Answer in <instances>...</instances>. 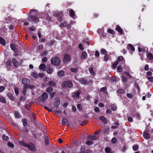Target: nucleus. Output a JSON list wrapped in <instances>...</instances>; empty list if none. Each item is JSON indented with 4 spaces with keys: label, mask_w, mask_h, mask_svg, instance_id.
Wrapping results in <instances>:
<instances>
[{
    "label": "nucleus",
    "mask_w": 153,
    "mask_h": 153,
    "mask_svg": "<svg viewBox=\"0 0 153 153\" xmlns=\"http://www.w3.org/2000/svg\"><path fill=\"white\" fill-rule=\"evenodd\" d=\"M19 143L21 145L25 147H27L29 150L31 151L34 150L35 148V145L32 143L28 144L22 141H19Z\"/></svg>",
    "instance_id": "1"
},
{
    "label": "nucleus",
    "mask_w": 153,
    "mask_h": 153,
    "mask_svg": "<svg viewBox=\"0 0 153 153\" xmlns=\"http://www.w3.org/2000/svg\"><path fill=\"white\" fill-rule=\"evenodd\" d=\"M73 83L71 81H68L64 82L62 85V88L65 89L67 88H71L73 87Z\"/></svg>",
    "instance_id": "2"
},
{
    "label": "nucleus",
    "mask_w": 153,
    "mask_h": 153,
    "mask_svg": "<svg viewBox=\"0 0 153 153\" xmlns=\"http://www.w3.org/2000/svg\"><path fill=\"white\" fill-rule=\"evenodd\" d=\"M51 62L52 64L55 65H57L60 63V60L58 57H55L51 59Z\"/></svg>",
    "instance_id": "3"
},
{
    "label": "nucleus",
    "mask_w": 153,
    "mask_h": 153,
    "mask_svg": "<svg viewBox=\"0 0 153 153\" xmlns=\"http://www.w3.org/2000/svg\"><path fill=\"white\" fill-rule=\"evenodd\" d=\"M63 13L62 12H56L54 13V16L57 17L58 20L60 22H61L62 20V16Z\"/></svg>",
    "instance_id": "4"
},
{
    "label": "nucleus",
    "mask_w": 153,
    "mask_h": 153,
    "mask_svg": "<svg viewBox=\"0 0 153 153\" xmlns=\"http://www.w3.org/2000/svg\"><path fill=\"white\" fill-rule=\"evenodd\" d=\"M28 20L30 21H32L36 23L39 21V19L37 17V15L36 14L34 15H31L29 18L28 19Z\"/></svg>",
    "instance_id": "5"
},
{
    "label": "nucleus",
    "mask_w": 153,
    "mask_h": 153,
    "mask_svg": "<svg viewBox=\"0 0 153 153\" xmlns=\"http://www.w3.org/2000/svg\"><path fill=\"white\" fill-rule=\"evenodd\" d=\"M48 96L47 93L45 92L43 93L42 95L39 97L40 102H45L46 99L48 98Z\"/></svg>",
    "instance_id": "6"
},
{
    "label": "nucleus",
    "mask_w": 153,
    "mask_h": 153,
    "mask_svg": "<svg viewBox=\"0 0 153 153\" xmlns=\"http://www.w3.org/2000/svg\"><path fill=\"white\" fill-rule=\"evenodd\" d=\"M79 81L81 84L83 85L88 84L90 83H92V80L89 79V80H87L85 77L80 79Z\"/></svg>",
    "instance_id": "7"
},
{
    "label": "nucleus",
    "mask_w": 153,
    "mask_h": 153,
    "mask_svg": "<svg viewBox=\"0 0 153 153\" xmlns=\"http://www.w3.org/2000/svg\"><path fill=\"white\" fill-rule=\"evenodd\" d=\"M71 56L68 54L65 55L64 57V62H69L71 61Z\"/></svg>",
    "instance_id": "8"
},
{
    "label": "nucleus",
    "mask_w": 153,
    "mask_h": 153,
    "mask_svg": "<svg viewBox=\"0 0 153 153\" xmlns=\"http://www.w3.org/2000/svg\"><path fill=\"white\" fill-rule=\"evenodd\" d=\"M10 47L12 50L15 53L18 52V49L16 48V45L14 44L10 45Z\"/></svg>",
    "instance_id": "9"
},
{
    "label": "nucleus",
    "mask_w": 153,
    "mask_h": 153,
    "mask_svg": "<svg viewBox=\"0 0 153 153\" xmlns=\"http://www.w3.org/2000/svg\"><path fill=\"white\" fill-rule=\"evenodd\" d=\"M12 63L13 65L16 68H17L19 66V63L18 62H17V61L16 60V59L14 58H13L12 59Z\"/></svg>",
    "instance_id": "10"
},
{
    "label": "nucleus",
    "mask_w": 153,
    "mask_h": 153,
    "mask_svg": "<svg viewBox=\"0 0 153 153\" xmlns=\"http://www.w3.org/2000/svg\"><path fill=\"white\" fill-rule=\"evenodd\" d=\"M116 30L118 31L120 35H122L123 33V30L119 26L117 25L116 28Z\"/></svg>",
    "instance_id": "11"
},
{
    "label": "nucleus",
    "mask_w": 153,
    "mask_h": 153,
    "mask_svg": "<svg viewBox=\"0 0 153 153\" xmlns=\"http://www.w3.org/2000/svg\"><path fill=\"white\" fill-rule=\"evenodd\" d=\"M47 71L48 74H51L53 71V70L49 65H47Z\"/></svg>",
    "instance_id": "12"
},
{
    "label": "nucleus",
    "mask_w": 153,
    "mask_h": 153,
    "mask_svg": "<svg viewBox=\"0 0 153 153\" xmlns=\"http://www.w3.org/2000/svg\"><path fill=\"white\" fill-rule=\"evenodd\" d=\"M87 54L85 51H83L82 52L81 56V58L82 59L84 60L87 57Z\"/></svg>",
    "instance_id": "13"
},
{
    "label": "nucleus",
    "mask_w": 153,
    "mask_h": 153,
    "mask_svg": "<svg viewBox=\"0 0 153 153\" xmlns=\"http://www.w3.org/2000/svg\"><path fill=\"white\" fill-rule=\"evenodd\" d=\"M127 48L129 50H131L132 52H133L135 50L134 46L131 44H129L127 47Z\"/></svg>",
    "instance_id": "14"
},
{
    "label": "nucleus",
    "mask_w": 153,
    "mask_h": 153,
    "mask_svg": "<svg viewBox=\"0 0 153 153\" xmlns=\"http://www.w3.org/2000/svg\"><path fill=\"white\" fill-rule=\"evenodd\" d=\"M143 135L144 137L146 139H148L150 138V134L146 131L144 132Z\"/></svg>",
    "instance_id": "15"
},
{
    "label": "nucleus",
    "mask_w": 153,
    "mask_h": 153,
    "mask_svg": "<svg viewBox=\"0 0 153 153\" xmlns=\"http://www.w3.org/2000/svg\"><path fill=\"white\" fill-rule=\"evenodd\" d=\"M46 65L44 64H41L39 66V68L42 71H44L45 70Z\"/></svg>",
    "instance_id": "16"
},
{
    "label": "nucleus",
    "mask_w": 153,
    "mask_h": 153,
    "mask_svg": "<svg viewBox=\"0 0 153 153\" xmlns=\"http://www.w3.org/2000/svg\"><path fill=\"white\" fill-rule=\"evenodd\" d=\"M68 122L66 119L64 118L62 120V123L63 126H66L68 124Z\"/></svg>",
    "instance_id": "17"
},
{
    "label": "nucleus",
    "mask_w": 153,
    "mask_h": 153,
    "mask_svg": "<svg viewBox=\"0 0 153 153\" xmlns=\"http://www.w3.org/2000/svg\"><path fill=\"white\" fill-rule=\"evenodd\" d=\"M114 126L111 127V128L113 129H114L117 128L119 125V123L117 122H115L114 124Z\"/></svg>",
    "instance_id": "18"
},
{
    "label": "nucleus",
    "mask_w": 153,
    "mask_h": 153,
    "mask_svg": "<svg viewBox=\"0 0 153 153\" xmlns=\"http://www.w3.org/2000/svg\"><path fill=\"white\" fill-rule=\"evenodd\" d=\"M80 93L79 91H77L76 92H74L73 94V95H72L73 97H77L78 98L79 97V95H80Z\"/></svg>",
    "instance_id": "19"
},
{
    "label": "nucleus",
    "mask_w": 153,
    "mask_h": 153,
    "mask_svg": "<svg viewBox=\"0 0 153 153\" xmlns=\"http://www.w3.org/2000/svg\"><path fill=\"white\" fill-rule=\"evenodd\" d=\"M117 92L120 94H124L126 92V91L123 89H120L117 90Z\"/></svg>",
    "instance_id": "20"
},
{
    "label": "nucleus",
    "mask_w": 153,
    "mask_h": 153,
    "mask_svg": "<svg viewBox=\"0 0 153 153\" xmlns=\"http://www.w3.org/2000/svg\"><path fill=\"white\" fill-rule=\"evenodd\" d=\"M147 56L150 60L153 59V55L150 53H148L147 55Z\"/></svg>",
    "instance_id": "21"
},
{
    "label": "nucleus",
    "mask_w": 153,
    "mask_h": 153,
    "mask_svg": "<svg viewBox=\"0 0 153 153\" xmlns=\"http://www.w3.org/2000/svg\"><path fill=\"white\" fill-rule=\"evenodd\" d=\"M22 82L24 84H26L29 83V80L27 79L24 78L22 79Z\"/></svg>",
    "instance_id": "22"
},
{
    "label": "nucleus",
    "mask_w": 153,
    "mask_h": 153,
    "mask_svg": "<svg viewBox=\"0 0 153 153\" xmlns=\"http://www.w3.org/2000/svg\"><path fill=\"white\" fill-rule=\"evenodd\" d=\"M7 96L11 100H14V97L12 94L8 93L7 94Z\"/></svg>",
    "instance_id": "23"
},
{
    "label": "nucleus",
    "mask_w": 153,
    "mask_h": 153,
    "mask_svg": "<svg viewBox=\"0 0 153 153\" xmlns=\"http://www.w3.org/2000/svg\"><path fill=\"white\" fill-rule=\"evenodd\" d=\"M69 15L71 17H73L74 16L75 13L73 10H70L69 12Z\"/></svg>",
    "instance_id": "24"
},
{
    "label": "nucleus",
    "mask_w": 153,
    "mask_h": 153,
    "mask_svg": "<svg viewBox=\"0 0 153 153\" xmlns=\"http://www.w3.org/2000/svg\"><path fill=\"white\" fill-rule=\"evenodd\" d=\"M89 71L90 73L93 75L95 76L96 75V73L94 72L93 69L92 68H89Z\"/></svg>",
    "instance_id": "25"
},
{
    "label": "nucleus",
    "mask_w": 153,
    "mask_h": 153,
    "mask_svg": "<svg viewBox=\"0 0 153 153\" xmlns=\"http://www.w3.org/2000/svg\"><path fill=\"white\" fill-rule=\"evenodd\" d=\"M105 151L107 153H113V152L111 151V149L108 147L105 148Z\"/></svg>",
    "instance_id": "26"
},
{
    "label": "nucleus",
    "mask_w": 153,
    "mask_h": 153,
    "mask_svg": "<svg viewBox=\"0 0 153 153\" xmlns=\"http://www.w3.org/2000/svg\"><path fill=\"white\" fill-rule=\"evenodd\" d=\"M58 74L59 76L62 77L65 75V73L63 71H60L58 72Z\"/></svg>",
    "instance_id": "27"
},
{
    "label": "nucleus",
    "mask_w": 153,
    "mask_h": 153,
    "mask_svg": "<svg viewBox=\"0 0 153 153\" xmlns=\"http://www.w3.org/2000/svg\"><path fill=\"white\" fill-rule=\"evenodd\" d=\"M124 60V58L122 56L118 57L117 60L116 62L118 63L120 62L123 61Z\"/></svg>",
    "instance_id": "28"
},
{
    "label": "nucleus",
    "mask_w": 153,
    "mask_h": 153,
    "mask_svg": "<svg viewBox=\"0 0 153 153\" xmlns=\"http://www.w3.org/2000/svg\"><path fill=\"white\" fill-rule=\"evenodd\" d=\"M48 85L50 86H56V84L54 81H50L49 82Z\"/></svg>",
    "instance_id": "29"
},
{
    "label": "nucleus",
    "mask_w": 153,
    "mask_h": 153,
    "mask_svg": "<svg viewBox=\"0 0 153 153\" xmlns=\"http://www.w3.org/2000/svg\"><path fill=\"white\" fill-rule=\"evenodd\" d=\"M0 44L4 45L5 44V40L2 38L0 37Z\"/></svg>",
    "instance_id": "30"
},
{
    "label": "nucleus",
    "mask_w": 153,
    "mask_h": 153,
    "mask_svg": "<svg viewBox=\"0 0 153 153\" xmlns=\"http://www.w3.org/2000/svg\"><path fill=\"white\" fill-rule=\"evenodd\" d=\"M100 119L102 121L105 123H107V121L106 118L103 116H101L100 117Z\"/></svg>",
    "instance_id": "31"
},
{
    "label": "nucleus",
    "mask_w": 153,
    "mask_h": 153,
    "mask_svg": "<svg viewBox=\"0 0 153 153\" xmlns=\"http://www.w3.org/2000/svg\"><path fill=\"white\" fill-rule=\"evenodd\" d=\"M49 137L48 136L45 137V143L46 145H48L49 144Z\"/></svg>",
    "instance_id": "32"
},
{
    "label": "nucleus",
    "mask_w": 153,
    "mask_h": 153,
    "mask_svg": "<svg viewBox=\"0 0 153 153\" xmlns=\"http://www.w3.org/2000/svg\"><path fill=\"white\" fill-rule=\"evenodd\" d=\"M6 63L7 66L10 67L11 65V62L10 60H7L6 61Z\"/></svg>",
    "instance_id": "33"
},
{
    "label": "nucleus",
    "mask_w": 153,
    "mask_h": 153,
    "mask_svg": "<svg viewBox=\"0 0 153 153\" xmlns=\"http://www.w3.org/2000/svg\"><path fill=\"white\" fill-rule=\"evenodd\" d=\"M111 109L113 111H115L117 110V107L116 106L114 105L113 104L111 106Z\"/></svg>",
    "instance_id": "34"
},
{
    "label": "nucleus",
    "mask_w": 153,
    "mask_h": 153,
    "mask_svg": "<svg viewBox=\"0 0 153 153\" xmlns=\"http://www.w3.org/2000/svg\"><path fill=\"white\" fill-rule=\"evenodd\" d=\"M109 59V56L107 54L105 55L104 56V60L105 61H107Z\"/></svg>",
    "instance_id": "35"
},
{
    "label": "nucleus",
    "mask_w": 153,
    "mask_h": 153,
    "mask_svg": "<svg viewBox=\"0 0 153 153\" xmlns=\"http://www.w3.org/2000/svg\"><path fill=\"white\" fill-rule=\"evenodd\" d=\"M70 70L72 72L76 73L78 71V69L77 68H71Z\"/></svg>",
    "instance_id": "36"
},
{
    "label": "nucleus",
    "mask_w": 153,
    "mask_h": 153,
    "mask_svg": "<svg viewBox=\"0 0 153 153\" xmlns=\"http://www.w3.org/2000/svg\"><path fill=\"white\" fill-rule=\"evenodd\" d=\"M32 75L35 78H37L38 77L37 74L36 72H33L32 73Z\"/></svg>",
    "instance_id": "37"
},
{
    "label": "nucleus",
    "mask_w": 153,
    "mask_h": 153,
    "mask_svg": "<svg viewBox=\"0 0 153 153\" xmlns=\"http://www.w3.org/2000/svg\"><path fill=\"white\" fill-rule=\"evenodd\" d=\"M60 102L59 101L56 100L54 102V105L55 106L57 107L60 104Z\"/></svg>",
    "instance_id": "38"
},
{
    "label": "nucleus",
    "mask_w": 153,
    "mask_h": 153,
    "mask_svg": "<svg viewBox=\"0 0 153 153\" xmlns=\"http://www.w3.org/2000/svg\"><path fill=\"white\" fill-rule=\"evenodd\" d=\"M101 53L105 55L107 54V52L105 49H102L101 50Z\"/></svg>",
    "instance_id": "39"
},
{
    "label": "nucleus",
    "mask_w": 153,
    "mask_h": 153,
    "mask_svg": "<svg viewBox=\"0 0 153 153\" xmlns=\"http://www.w3.org/2000/svg\"><path fill=\"white\" fill-rule=\"evenodd\" d=\"M88 138L91 140H94L96 139V137L95 136H88Z\"/></svg>",
    "instance_id": "40"
},
{
    "label": "nucleus",
    "mask_w": 153,
    "mask_h": 153,
    "mask_svg": "<svg viewBox=\"0 0 153 153\" xmlns=\"http://www.w3.org/2000/svg\"><path fill=\"white\" fill-rule=\"evenodd\" d=\"M0 101L3 103H5L6 102V100L4 97H0Z\"/></svg>",
    "instance_id": "41"
},
{
    "label": "nucleus",
    "mask_w": 153,
    "mask_h": 153,
    "mask_svg": "<svg viewBox=\"0 0 153 153\" xmlns=\"http://www.w3.org/2000/svg\"><path fill=\"white\" fill-rule=\"evenodd\" d=\"M53 89L51 87H48L46 90V91L48 93L50 92L53 91Z\"/></svg>",
    "instance_id": "42"
},
{
    "label": "nucleus",
    "mask_w": 153,
    "mask_h": 153,
    "mask_svg": "<svg viewBox=\"0 0 153 153\" xmlns=\"http://www.w3.org/2000/svg\"><path fill=\"white\" fill-rule=\"evenodd\" d=\"M48 52L47 51H45L42 52L41 54V55L42 56H44L46 55L48 53Z\"/></svg>",
    "instance_id": "43"
},
{
    "label": "nucleus",
    "mask_w": 153,
    "mask_h": 153,
    "mask_svg": "<svg viewBox=\"0 0 153 153\" xmlns=\"http://www.w3.org/2000/svg\"><path fill=\"white\" fill-rule=\"evenodd\" d=\"M67 24V22L66 21H65V22L62 23L60 24V26L61 27H65L66 26Z\"/></svg>",
    "instance_id": "44"
},
{
    "label": "nucleus",
    "mask_w": 153,
    "mask_h": 153,
    "mask_svg": "<svg viewBox=\"0 0 153 153\" xmlns=\"http://www.w3.org/2000/svg\"><path fill=\"white\" fill-rule=\"evenodd\" d=\"M133 149L134 151L137 150L139 148V146L138 145H134L133 146Z\"/></svg>",
    "instance_id": "45"
},
{
    "label": "nucleus",
    "mask_w": 153,
    "mask_h": 153,
    "mask_svg": "<svg viewBox=\"0 0 153 153\" xmlns=\"http://www.w3.org/2000/svg\"><path fill=\"white\" fill-rule=\"evenodd\" d=\"M108 31L109 33H111L112 34H114L115 33L114 31L110 29H108Z\"/></svg>",
    "instance_id": "46"
},
{
    "label": "nucleus",
    "mask_w": 153,
    "mask_h": 153,
    "mask_svg": "<svg viewBox=\"0 0 153 153\" xmlns=\"http://www.w3.org/2000/svg\"><path fill=\"white\" fill-rule=\"evenodd\" d=\"M85 143L87 145H91L92 144L93 142L91 140H88L86 141Z\"/></svg>",
    "instance_id": "47"
},
{
    "label": "nucleus",
    "mask_w": 153,
    "mask_h": 153,
    "mask_svg": "<svg viewBox=\"0 0 153 153\" xmlns=\"http://www.w3.org/2000/svg\"><path fill=\"white\" fill-rule=\"evenodd\" d=\"M23 125L24 126H26L27 124V120L26 119H24L22 120Z\"/></svg>",
    "instance_id": "48"
},
{
    "label": "nucleus",
    "mask_w": 153,
    "mask_h": 153,
    "mask_svg": "<svg viewBox=\"0 0 153 153\" xmlns=\"http://www.w3.org/2000/svg\"><path fill=\"white\" fill-rule=\"evenodd\" d=\"M43 48V46L42 45H39L37 48V49L38 51H40V50H42Z\"/></svg>",
    "instance_id": "49"
},
{
    "label": "nucleus",
    "mask_w": 153,
    "mask_h": 153,
    "mask_svg": "<svg viewBox=\"0 0 153 153\" xmlns=\"http://www.w3.org/2000/svg\"><path fill=\"white\" fill-rule=\"evenodd\" d=\"M14 90V91H15V93L17 95L19 94V89L17 87H15Z\"/></svg>",
    "instance_id": "50"
},
{
    "label": "nucleus",
    "mask_w": 153,
    "mask_h": 153,
    "mask_svg": "<svg viewBox=\"0 0 153 153\" xmlns=\"http://www.w3.org/2000/svg\"><path fill=\"white\" fill-rule=\"evenodd\" d=\"M77 108L79 110L81 111L82 110V106L81 105L78 104L77 105Z\"/></svg>",
    "instance_id": "51"
},
{
    "label": "nucleus",
    "mask_w": 153,
    "mask_h": 153,
    "mask_svg": "<svg viewBox=\"0 0 153 153\" xmlns=\"http://www.w3.org/2000/svg\"><path fill=\"white\" fill-rule=\"evenodd\" d=\"M3 137L4 138V139L5 140V141H7L9 139V137L7 136H6L4 134H3Z\"/></svg>",
    "instance_id": "52"
},
{
    "label": "nucleus",
    "mask_w": 153,
    "mask_h": 153,
    "mask_svg": "<svg viewBox=\"0 0 153 153\" xmlns=\"http://www.w3.org/2000/svg\"><path fill=\"white\" fill-rule=\"evenodd\" d=\"M15 115L16 117L19 118L20 117V115L18 112L16 111L15 112Z\"/></svg>",
    "instance_id": "53"
},
{
    "label": "nucleus",
    "mask_w": 153,
    "mask_h": 153,
    "mask_svg": "<svg viewBox=\"0 0 153 153\" xmlns=\"http://www.w3.org/2000/svg\"><path fill=\"white\" fill-rule=\"evenodd\" d=\"M54 40H51L49 42H48L47 44L50 46H51L53 44L54 42H55Z\"/></svg>",
    "instance_id": "54"
},
{
    "label": "nucleus",
    "mask_w": 153,
    "mask_h": 153,
    "mask_svg": "<svg viewBox=\"0 0 153 153\" xmlns=\"http://www.w3.org/2000/svg\"><path fill=\"white\" fill-rule=\"evenodd\" d=\"M106 89H107L106 87H105L101 88L100 90V91H101V92H105V91Z\"/></svg>",
    "instance_id": "55"
},
{
    "label": "nucleus",
    "mask_w": 153,
    "mask_h": 153,
    "mask_svg": "<svg viewBox=\"0 0 153 153\" xmlns=\"http://www.w3.org/2000/svg\"><path fill=\"white\" fill-rule=\"evenodd\" d=\"M109 129L108 127H106L105 128L104 132L105 133H108Z\"/></svg>",
    "instance_id": "56"
},
{
    "label": "nucleus",
    "mask_w": 153,
    "mask_h": 153,
    "mask_svg": "<svg viewBox=\"0 0 153 153\" xmlns=\"http://www.w3.org/2000/svg\"><path fill=\"white\" fill-rule=\"evenodd\" d=\"M126 96L129 98L132 99V95L128 93L126 94Z\"/></svg>",
    "instance_id": "57"
},
{
    "label": "nucleus",
    "mask_w": 153,
    "mask_h": 153,
    "mask_svg": "<svg viewBox=\"0 0 153 153\" xmlns=\"http://www.w3.org/2000/svg\"><path fill=\"white\" fill-rule=\"evenodd\" d=\"M32 13H36V11L34 9H31L29 13V14L30 16L31 15L30 14Z\"/></svg>",
    "instance_id": "58"
},
{
    "label": "nucleus",
    "mask_w": 153,
    "mask_h": 153,
    "mask_svg": "<svg viewBox=\"0 0 153 153\" xmlns=\"http://www.w3.org/2000/svg\"><path fill=\"white\" fill-rule=\"evenodd\" d=\"M118 63L116 61L113 64L112 66L114 68H115L117 67V65L118 64Z\"/></svg>",
    "instance_id": "59"
},
{
    "label": "nucleus",
    "mask_w": 153,
    "mask_h": 153,
    "mask_svg": "<svg viewBox=\"0 0 153 153\" xmlns=\"http://www.w3.org/2000/svg\"><path fill=\"white\" fill-rule=\"evenodd\" d=\"M95 56L96 57H99L100 55V53H99V51H95Z\"/></svg>",
    "instance_id": "60"
},
{
    "label": "nucleus",
    "mask_w": 153,
    "mask_h": 153,
    "mask_svg": "<svg viewBox=\"0 0 153 153\" xmlns=\"http://www.w3.org/2000/svg\"><path fill=\"white\" fill-rule=\"evenodd\" d=\"M122 80L123 82H126L127 81L128 79L125 76H123L122 79Z\"/></svg>",
    "instance_id": "61"
},
{
    "label": "nucleus",
    "mask_w": 153,
    "mask_h": 153,
    "mask_svg": "<svg viewBox=\"0 0 153 153\" xmlns=\"http://www.w3.org/2000/svg\"><path fill=\"white\" fill-rule=\"evenodd\" d=\"M47 60V58L46 57H44L42 59V61L43 62H46Z\"/></svg>",
    "instance_id": "62"
},
{
    "label": "nucleus",
    "mask_w": 153,
    "mask_h": 153,
    "mask_svg": "<svg viewBox=\"0 0 153 153\" xmlns=\"http://www.w3.org/2000/svg\"><path fill=\"white\" fill-rule=\"evenodd\" d=\"M111 141L112 143H115L117 142V140L116 138L114 137L112 139Z\"/></svg>",
    "instance_id": "63"
},
{
    "label": "nucleus",
    "mask_w": 153,
    "mask_h": 153,
    "mask_svg": "<svg viewBox=\"0 0 153 153\" xmlns=\"http://www.w3.org/2000/svg\"><path fill=\"white\" fill-rule=\"evenodd\" d=\"M148 79L149 80L152 82H153V77L152 76L148 77Z\"/></svg>",
    "instance_id": "64"
}]
</instances>
